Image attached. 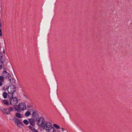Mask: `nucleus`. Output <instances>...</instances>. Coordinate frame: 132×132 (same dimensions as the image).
Wrapping results in <instances>:
<instances>
[{"instance_id":"obj_8","label":"nucleus","mask_w":132,"mask_h":132,"mask_svg":"<svg viewBox=\"0 0 132 132\" xmlns=\"http://www.w3.org/2000/svg\"><path fill=\"white\" fill-rule=\"evenodd\" d=\"M30 123V124L32 126H34L35 124V120L32 118H30L28 119Z\"/></svg>"},{"instance_id":"obj_28","label":"nucleus","mask_w":132,"mask_h":132,"mask_svg":"<svg viewBox=\"0 0 132 132\" xmlns=\"http://www.w3.org/2000/svg\"><path fill=\"white\" fill-rule=\"evenodd\" d=\"M55 132H60V131L59 130H56V131Z\"/></svg>"},{"instance_id":"obj_32","label":"nucleus","mask_w":132,"mask_h":132,"mask_svg":"<svg viewBox=\"0 0 132 132\" xmlns=\"http://www.w3.org/2000/svg\"><path fill=\"white\" fill-rule=\"evenodd\" d=\"M11 95H8V97H9V96H10V97H11Z\"/></svg>"},{"instance_id":"obj_20","label":"nucleus","mask_w":132,"mask_h":132,"mask_svg":"<svg viewBox=\"0 0 132 132\" xmlns=\"http://www.w3.org/2000/svg\"><path fill=\"white\" fill-rule=\"evenodd\" d=\"M8 110L9 111V112H11L13 111V109L12 107H9L8 108Z\"/></svg>"},{"instance_id":"obj_17","label":"nucleus","mask_w":132,"mask_h":132,"mask_svg":"<svg viewBox=\"0 0 132 132\" xmlns=\"http://www.w3.org/2000/svg\"><path fill=\"white\" fill-rule=\"evenodd\" d=\"M16 91V89H14L13 91H9V90H8V92L9 94H11L13 95V93H15Z\"/></svg>"},{"instance_id":"obj_19","label":"nucleus","mask_w":132,"mask_h":132,"mask_svg":"<svg viewBox=\"0 0 132 132\" xmlns=\"http://www.w3.org/2000/svg\"><path fill=\"white\" fill-rule=\"evenodd\" d=\"M23 123L26 125H27L29 123V122L28 121L26 120H24L23 121Z\"/></svg>"},{"instance_id":"obj_31","label":"nucleus","mask_w":132,"mask_h":132,"mask_svg":"<svg viewBox=\"0 0 132 132\" xmlns=\"http://www.w3.org/2000/svg\"><path fill=\"white\" fill-rule=\"evenodd\" d=\"M3 53H5V51H4V49H3Z\"/></svg>"},{"instance_id":"obj_25","label":"nucleus","mask_w":132,"mask_h":132,"mask_svg":"<svg viewBox=\"0 0 132 132\" xmlns=\"http://www.w3.org/2000/svg\"><path fill=\"white\" fill-rule=\"evenodd\" d=\"M2 82H0V86H1L3 85V84L2 83Z\"/></svg>"},{"instance_id":"obj_22","label":"nucleus","mask_w":132,"mask_h":132,"mask_svg":"<svg viewBox=\"0 0 132 132\" xmlns=\"http://www.w3.org/2000/svg\"><path fill=\"white\" fill-rule=\"evenodd\" d=\"M5 71V72H7L6 71V68H5V67H4L3 69V71L4 72Z\"/></svg>"},{"instance_id":"obj_21","label":"nucleus","mask_w":132,"mask_h":132,"mask_svg":"<svg viewBox=\"0 0 132 132\" xmlns=\"http://www.w3.org/2000/svg\"><path fill=\"white\" fill-rule=\"evenodd\" d=\"M11 87L14 89H16V87L14 85H12Z\"/></svg>"},{"instance_id":"obj_16","label":"nucleus","mask_w":132,"mask_h":132,"mask_svg":"<svg viewBox=\"0 0 132 132\" xmlns=\"http://www.w3.org/2000/svg\"><path fill=\"white\" fill-rule=\"evenodd\" d=\"M4 77L3 76H0V82H3L4 80Z\"/></svg>"},{"instance_id":"obj_14","label":"nucleus","mask_w":132,"mask_h":132,"mask_svg":"<svg viewBox=\"0 0 132 132\" xmlns=\"http://www.w3.org/2000/svg\"><path fill=\"white\" fill-rule=\"evenodd\" d=\"M31 114V113L30 112L28 111H26L25 114V116L27 117L29 116Z\"/></svg>"},{"instance_id":"obj_4","label":"nucleus","mask_w":132,"mask_h":132,"mask_svg":"<svg viewBox=\"0 0 132 132\" xmlns=\"http://www.w3.org/2000/svg\"><path fill=\"white\" fill-rule=\"evenodd\" d=\"M38 121L37 125L40 127H42L44 126V123L45 122V120L44 118L41 117L39 118L37 120Z\"/></svg>"},{"instance_id":"obj_30","label":"nucleus","mask_w":132,"mask_h":132,"mask_svg":"<svg viewBox=\"0 0 132 132\" xmlns=\"http://www.w3.org/2000/svg\"><path fill=\"white\" fill-rule=\"evenodd\" d=\"M2 26L1 23V22H0V28Z\"/></svg>"},{"instance_id":"obj_24","label":"nucleus","mask_w":132,"mask_h":132,"mask_svg":"<svg viewBox=\"0 0 132 132\" xmlns=\"http://www.w3.org/2000/svg\"><path fill=\"white\" fill-rule=\"evenodd\" d=\"M3 90L4 91H6V88H5V87H4L3 88Z\"/></svg>"},{"instance_id":"obj_12","label":"nucleus","mask_w":132,"mask_h":132,"mask_svg":"<svg viewBox=\"0 0 132 132\" xmlns=\"http://www.w3.org/2000/svg\"><path fill=\"white\" fill-rule=\"evenodd\" d=\"M9 80L10 81L11 83L12 84H13L15 82V80L13 78L9 79Z\"/></svg>"},{"instance_id":"obj_2","label":"nucleus","mask_w":132,"mask_h":132,"mask_svg":"<svg viewBox=\"0 0 132 132\" xmlns=\"http://www.w3.org/2000/svg\"><path fill=\"white\" fill-rule=\"evenodd\" d=\"M14 108L18 112L20 111V110H24L26 108V104L24 103L21 102L18 105H16L14 107Z\"/></svg>"},{"instance_id":"obj_26","label":"nucleus","mask_w":132,"mask_h":132,"mask_svg":"<svg viewBox=\"0 0 132 132\" xmlns=\"http://www.w3.org/2000/svg\"><path fill=\"white\" fill-rule=\"evenodd\" d=\"M9 86L8 87L7 86V87L6 88V89H7V90H9L8 89H9Z\"/></svg>"},{"instance_id":"obj_3","label":"nucleus","mask_w":132,"mask_h":132,"mask_svg":"<svg viewBox=\"0 0 132 132\" xmlns=\"http://www.w3.org/2000/svg\"><path fill=\"white\" fill-rule=\"evenodd\" d=\"M10 100V104L12 105L15 106L18 102V100L16 97H13V95H11V97L9 96Z\"/></svg>"},{"instance_id":"obj_27","label":"nucleus","mask_w":132,"mask_h":132,"mask_svg":"<svg viewBox=\"0 0 132 132\" xmlns=\"http://www.w3.org/2000/svg\"><path fill=\"white\" fill-rule=\"evenodd\" d=\"M61 128L62 129V131H64V128Z\"/></svg>"},{"instance_id":"obj_10","label":"nucleus","mask_w":132,"mask_h":132,"mask_svg":"<svg viewBox=\"0 0 132 132\" xmlns=\"http://www.w3.org/2000/svg\"><path fill=\"white\" fill-rule=\"evenodd\" d=\"M15 116L16 117L19 118H20L22 117V115L19 113H16L15 114Z\"/></svg>"},{"instance_id":"obj_7","label":"nucleus","mask_w":132,"mask_h":132,"mask_svg":"<svg viewBox=\"0 0 132 132\" xmlns=\"http://www.w3.org/2000/svg\"><path fill=\"white\" fill-rule=\"evenodd\" d=\"M1 75L4 77L5 78H9L11 76V75L9 73L7 72H5V71L3 72Z\"/></svg>"},{"instance_id":"obj_6","label":"nucleus","mask_w":132,"mask_h":132,"mask_svg":"<svg viewBox=\"0 0 132 132\" xmlns=\"http://www.w3.org/2000/svg\"><path fill=\"white\" fill-rule=\"evenodd\" d=\"M12 119L13 121H14L15 123H16L18 125V127H19L20 128L21 127V126L19 125H20L22 126H23L24 125L23 123L21 122L17 118L15 117H13Z\"/></svg>"},{"instance_id":"obj_9","label":"nucleus","mask_w":132,"mask_h":132,"mask_svg":"<svg viewBox=\"0 0 132 132\" xmlns=\"http://www.w3.org/2000/svg\"><path fill=\"white\" fill-rule=\"evenodd\" d=\"M29 128L31 130L34 132H38V131L35 128L33 127L32 126H29Z\"/></svg>"},{"instance_id":"obj_13","label":"nucleus","mask_w":132,"mask_h":132,"mask_svg":"<svg viewBox=\"0 0 132 132\" xmlns=\"http://www.w3.org/2000/svg\"><path fill=\"white\" fill-rule=\"evenodd\" d=\"M3 103L5 104L8 105L10 104V103H9L7 100H4L3 101Z\"/></svg>"},{"instance_id":"obj_23","label":"nucleus","mask_w":132,"mask_h":132,"mask_svg":"<svg viewBox=\"0 0 132 132\" xmlns=\"http://www.w3.org/2000/svg\"><path fill=\"white\" fill-rule=\"evenodd\" d=\"M2 54L0 52V59L2 57Z\"/></svg>"},{"instance_id":"obj_5","label":"nucleus","mask_w":132,"mask_h":132,"mask_svg":"<svg viewBox=\"0 0 132 132\" xmlns=\"http://www.w3.org/2000/svg\"><path fill=\"white\" fill-rule=\"evenodd\" d=\"M32 111L33 112L32 114V119L35 120L36 121L39 118L38 114L36 111H35V110L34 109H32Z\"/></svg>"},{"instance_id":"obj_1","label":"nucleus","mask_w":132,"mask_h":132,"mask_svg":"<svg viewBox=\"0 0 132 132\" xmlns=\"http://www.w3.org/2000/svg\"><path fill=\"white\" fill-rule=\"evenodd\" d=\"M43 127L45 130L48 132H55L56 131V130L52 126V124L50 122H46L45 123H44V126Z\"/></svg>"},{"instance_id":"obj_15","label":"nucleus","mask_w":132,"mask_h":132,"mask_svg":"<svg viewBox=\"0 0 132 132\" xmlns=\"http://www.w3.org/2000/svg\"><path fill=\"white\" fill-rule=\"evenodd\" d=\"M7 93L5 92H4L3 94V96L5 98H6L7 97Z\"/></svg>"},{"instance_id":"obj_18","label":"nucleus","mask_w":132,"mask_h":132,"mask_svg":"<svg viewBox=\"0 0 132 132\" xmlns=\"http://www.w3.org/2000/svg\"><path fill=\"white\" fill-rule=\"evenodd\" d=\"M53 126L57 129H59L60 128V127L59 126L55 124H54Z\"/></svg>"},{"instance_id":"obj_29","label":"nucleus","mask_w":132,"mask_h":132,"mask_svg":"<svg viewBox=\"0 0 132 132\" xmlns=\"http://www.w3.org/2000/svg\"><path fill=\"white\" fill-rule=\"evenodd\" d=\"M27 106L28 107V108H30L31 107V106H29V105H28V106Z\"/></svg>"},{"instance_id":"obj_11","label":"nucleus","mask_w":132,"mask_h":132,"mask_svg":"<svg viewBox=\"0 0 132 132\" xmlns=\"http://www.w3.org/2000/svg\"><path fill=\"white\" fill-rule=\"evenodd\" d=\"M7 109L6 108H4L3 110V112L5 113H6L7 114H10V112L7 111Z\"/></svg>"}]
</instances>
